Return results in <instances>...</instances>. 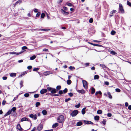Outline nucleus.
<instances>
[{"label":"nucleus","instance_id":"nucleus-31","mask_svg":"<svg viewBox=\"0 0 131 131\" xmlns=\"http://www.w3.org/2000/svg\"><path fill=\"white\" fill-rule=\"evenodd\" d=\"M71 83V80H68L67 81V83L68 84L70 85Z\"/></svg>","mask_w":131,"mask_h":131},{"label":"nucleus","instance_id":"nucleus-5","mask_svg":"<svg viewBox=\"0 0 131 131\" xmlns=\"http://www.w3.org/2000/svg\"><path fill=\"white\" fill-rule=\"evenodd\" d=\"M82 82L83 87L85 89H87L88 88L87 82L85 80H82Z\"/></svg>","mask_w":131,"mask_h":131},{"label":"nucleus","instance_id":"nucleus-12","mask_svg":"<svg viewBox=\"0 0 131 131\" xmlns=\"http://www.w3.org/2000/svg\"><path fill=\"white\" fill-rule=\"evenodd\" d=\"M12 113L11 110H9L4 115V117H5L6 116Z\"/></svg>","mask_w":131,"mask_h":131},{"label":"nucleus","instance_id":"nucleus-61","mask_svg":"<svg viewBox=\"0 0 131 131\" xmlns=\"http://www.w3.org/2000/svg\"><path fill=\"white\" fill-rule=\"evenodd\" d=\"M106 123V121L104 120L102 122V123L104 125H105V124Z\"/></svg>","mask_w":131,"mask_h":131},{"label":"nucleus","instance_id":"nucleus-42","mask_svg":"<svg viewBox=\"0 0 131 131\" xmlns=\"http://www.w3.org/2000/svg\"><path fill=\"white\" fill-rule=\"evenodd\" d=\"M67 89L66 88L64 90H63V93L64 94H65L67 92Z\"/></svg>","mask_w":131,"mask_h":131},{"label":"nucleus","instance_id":"nucleus-56","mask_svg":"<svg viewBox=\"0 0 131 131\" xmlns=\"http://www.w3.org/2000/svg\"><path fill=\"white\" fill-rule=\"evenodd\" d=\"M89 22L90 23H92L93 22V19L92 18H90L89 20Z\"/></svg>","mask_w":131,"mask_h":131},{"label":"nucleus","instance_id":"nucleus-40","mask_svg":"<svg viewBox=\"0 0 131 131\" xmlns=\"http://www.w3.org/2000/svg\"><path fill=\"white\" fill-rule=\"evenodd\" d=\"M26 74V72H24L22 74H21L19 76V77H22Z\"/></svg>","mask_w":131,"mask_h":131},{"label":"nucleus","instance_id":"nucleus-38","mask_svg":"<svg viewBox=\"0 0 131 131\" xmlns=\"http://www.w3.org/2000/svg\"><path fill=\"white\" fill-rule=\"evenodd\" d=\"M98 94H99L100 95L101 94H102L101 92L100 91L96 92L95 93V95H97Z\"/></svg>","mask_w":131,"mask_h":131},{"label":"nucleus","instance_id":"nucleus-53","mask_svg":"<svg viewBox=\"0 0 131 131\" xmlns=\"http://www.w3.org/2000/svg\"><path fill=\"white\" fill-rule=\"evenodd\" d=\"M27 49V47L25 46H24L22 47V50H25Z\"/></svg>","mask_w":131,"mask_h":131},{"label":"nucleus","instance_id":"nucleus-49","mask_svg":"<svg viewBox=\"0 0 131 131\" xmlns=\"http://www.w3.org/2000/svg\"><path fill=\"white\" fill-rule=\"evenodd\" d=\"M40 12H38V13L36 15V17H39L40 16Z\"/></svg>","mask_w":131,"mask_h":131},{"label":"nucleus","instance_id":"nucleus-15","mask_svg":"<svg viewBox=\"0 0 131 131\" xmlns=\"http://www.w3.org/2000/svg\"><path fill=\"white\" fill-rule=\"evenodd\" d=\"M85 123L86 124H93L92 122L89 121H85Z\"/></svg>","mask_w":131,"mask_h":131},{"label":"nucleus","instance_id":"nucleus-41","mask_svg":"<svg viewBox=\"0 0 131 131\" xmlns=\"http://www.w3.org/2000/svg\"><path fill=\"white\" fill-rule=\"evenodd\" d=\"M111 34L112 35H114L116 33V32L114 30H112L111 32Z\"/></svg>","mask_w":131,"mask_h":131},{"label":"nucleus","instance_id":"nucleus-28","mask_svg":"<svg viewBox=\"0 0 131 131\" xmlns=\"http://www.w3.org/2000/svg\"><path fill=\"white\" fill-rule=\"evenodd\" d=\"M100 66L102 67L103 69L106 68L107 67L104 65L100 64Z\"/></svg>","mask_w":131,"mask_h":131},{"label":"nucleus","instance_id":"nucleus-37","mask_svg":"<svg viewBox=\"0 0 131 131\" xmlns=\"http://www.w3.org/2000/svg\"><path fill=\"white\" fill-rule=\"evenodd\" d=\"M66 4L67 5H68L70 7L72 6H73V5L72 4L68 3V2H67L66 3Z\"/></svg>","mask_w":131,"mask_h":131},{"label":"nucleus","instance_id":"nucleus-7","mask_svg":"<svg viewBox=\"0 0 131 131\" xmlns=\"http://www.w3.org/2000/svg\"><path fill=\"white\" fill-rule=\"evenodd\" d=\"M61 12L63 14L65 15H68L69 13L68 12H66L64 10L62 9H61Z\"/></svg>","mask_w":131,"mask_h":131},{"label":"nucleus","instance_id":"nucleus-59","mask_svg":"<svg viewBox=\"0 0 131 131\" xmlns=\"http://www.w3.org/2000/svg\"><path fill=\"white\" fill-rule=\"evenodd\" d=\"M63 92L62 90H60L59 92V94H63Z\"/></svg>","mask_w":131,"mask_h":131},{"label":"nucleus","instance_id":"nucleus-18","mask_svg":"<svg viewBox=\"0 0 131 131\" xmlns=\"http://www.w3.org/2000/svg\"><path fill=\"white\" fill-rule=\"evenodd\" d=\"M16 75V73H10V76L11 77H15Z\"/></svg>","mask_w":131,"mask_h":131},{"label":"nucleus","instance_id":"nucleus-64","mask_svg":"<svg viewBox=\"0 0 131 131\" xmlns=\"http://www.w3.org/2000/svg\"><path fill=\"white\" fill-rule=\"evenodd\" d=\"M43 51L45 52H47L48 51V50L47 49L45 48L43 50Z\"/></svg>","mask_w":131,"mask_h":131},{"label":"nucleus","instance_id":"nucleus-6","mask_svg":"<svg viewBox=\"0 0 131 131\" xmlns=\"http://www.w3.org/2000/svg\"><path fill=\"white\" fill-rule=\"evenodd\" d=\"M29 117L32 118H33L34 120H36L37 119V115L36 114L34 115L33 114H31L29 115Z\"/></svg>","mask_w":131,"mask_h":131},{"label":"nucleus","instance_id":"nucleus-35","mask_svg":"<svg viewBox=\"0 0 131 131\" xmlns=\"http://www.w3.org/2000/svg\"><path fill=\"white\" fill-rule=\"evenodd\" d=\"M45 16V14L43 13H42L41 14V18H43Z\"/></svg>","mask_w":131,"mask_h":131},{"label":"nucleus","instance_id":"nucleus-54","mask_svg":"<svg viewBox=\"0 0 131 131\" xmlns=\"http://www.w3.org/2000/svg\"><path fill=\"white\" fill-rule=\"evenodd\" d=\"M115 91L117 92H119L121 91V90L117 88L115 89Z\"/></svg>","mask_w":131,"mask_h":131},{"label":"nucleus","instance_id":"nucleus-23","mask_svg":"<svg viewBox=\"0 0 131 131\" xmlns=\"http://www.w3.org/2000/svg\"><path fill=\"white\" fill-rule=\"evenodd\" d=\"M42 113L44 115H46L47 114V112L46 110H43L42 111Z\"/></svg>","mask_w":131,"mask_h":131},{"label":"nucleus","instance_id":"nucleus-51","mask_svg":"<svg viewBox=\"0 0 131 131\" xmlns=\"http://www.w3.org/2000/svg\"><path fill=\"white\" fill-rule=\"evenodd\" d=\"M70 97H72L73 96V94L72 93H68Z\"/></svg>","mask_w":131,"mask_h":131},{"label":"nucleus","instance_id":"nucleus-19","mask_svg":"<svg viewBox=\"0 0 131 131\" xmlns=\"http://www.w3.org/2000/svg\"><path fill=\"white\" fill-rule=\"evenodd\" d=\"M107 95H108V97L110 99H112V96L111 95V93L109 92H107Z\"/></svg>","mask_w":131,"mask_h":131},{"label":"nucleus","instance_id":"nucleus-60","mask_svg":"<svg viewBox=\"0 0 131 131\" xmlns=\"http://www.w3.org/2000/svg\"><path fill=\"white\" fill-rule=\"evenodd\" d=\"M104 84L106 85H108L109 84V83L107 81H105L104 82Z\"/></svg>","mask_w":131,"mask_h":131},{"label":"nucleus","instance_id":"nucleus-52","mask_svg":"<svg viewBox=\"0 0 131 131\" xmlns=\"http://www.w3.org/2000/svg\"><path fill=\"white\" fill-rule=\"evenodd\" d=\"M116 12V11L115 10H113L110 13L111 14H113L114 13H115Z\"/></svg>","mask_w":131,"mask_h":131},{"label":"nucleus","instance_id":"nucleus-17","mask_svg":"<svg viewBox=\"0 0 131 131\" xmlns=\"http://www.w3.org/2000/svg\"><path fill=\"white\" fill-rule=\"evenodd\" d=\"M17 128L19 130H21L22 129V128H21L20 126V125L19 124H18L17 126Z\"/></svg>","mask_w":131,"mask_h":131},{"label":"nucleus","instance_id":"nucleus-14","mask_svg":"<svg viewBox=\"0 0 131 131\" xmlns=\"http://www.w3.org/2000/svg\"><path fill=\"white\" fill-rule=\"evenodd\" d=\"M25 121H29L28 119L26 117H24L22 118L21 120V122H23Z\"/></svg>","mask_w":131,"mask_h":131},{"label":"nucleus","instance_id":"nucleus-10","mask_svg":"<svg viewBox=\"0 0 131 131\" xmlns=\"http://www.w3.org/2000/svg\"><path fill=\"white\" fill-rule=\"evenodd\" d=\"M76 90L78 92L82 94H84L85 92V90H79L76 89Z\"/></svg>","mask_w":131,"mask_h":131},{"label":"nucleus","instance_id":"nucleus-62","mask_svg":"<svg viewBox=\"0 0 131 131\" xmlns=\"http://www.w3.org/2000/svg\"><path fill=\"white\" fill-rule=\"evenodd\" d=\"M107 116L109 117H110L112 116V114L110 113H108L107 114Z\"/></svg>","mask_w":131,"mask_h":131},{"label":"nucleus","instance_id":"nucleus-9","mask_svg":"<svg viewBox=\"0 0 131 131\" xmlns=\"http://www.w3.org/2000/svg\"><path fill=\"white\" fill-rule=\"evenodd\" d=\"M24 52V51H21L19 52L18 53H17L16 52H10L9 53L11 54H16V55H19V54H20L21 53H22L23 52Z\"/></svg>","mask_w":131,"mask_h":131},{"label":"nucleus","instance_id":"nucleus-46","mask_svg":"<svg viewBox=\"0 0 131 131\" xmlns=\"http://www.w3.org/2000/svg\"><path fill=\"white\" fill-rule=\"evenodd\" d=\"M61 88V86L60 85L57 86L56 87V89L57 90H59Z\"/></svg>","mask_w":131,"mask_h":131},{"label":"nucleus","instance_id":"nucleus-30","mask_svg":"<svg viewBox=\"0 0 131 131\" xmlns=\"http://www.w3.org/2000/svg\"><path fill=\"white\" fill-rule=\"evenodd\" d=\"M39 30H41V31H47V30H50V29H39Z\"/></svg>","mask_w":131,"mask_h":131},{"label":"nucleus","instance_id":"nucleus-33","mask_svg":"<svg viewBox=\"0 0 131 131\" xmlns=\"http://www.w3.org/2000/svg\"><path fill=\"white\" fill-rule=\"evenodd\" d=\"M22 1L21 0H19L17 1L15 3V5H16L17 4L19 3V4H20V3H21Z\"/></svg>","mask_w":131,"mask_h":131},{"label":"nucleus","instance_id":"nucleus-29","mask_svg":"<svg viewBox=\"0 0 131 131\" xmlns=\"http://www.w3.org/2000/svg\"><path fill=\"white\" fill-rule=\"evenodd\" d=\"M102 112L101 110H99L97 111V113L98 114H102Z\"/></svg>","mask_w":131,"mask_h":131},{"label":"nucleus","instance_id":"nucleus-48","mask_svg":"<svg viewBox=\"0 0 131 131\" xmlns=\"http://www.w3.org/2000/svg\"><path fill=\"white\" fill-rule=\"evenodd\" d=\"M80 104L79 103L78 105H75V106L76 108H78L80 107Z\"/></svg>","mask_w":131,"mask_h":131},{"label":"nucleus","instance_id":"nucleus-58","mask_svg":"<svg viewBox=\"0 0 131 131\" xmlns=\"http://www.w3.org/2000/svg\"><path fill=\"white\" fill-rule=\"evenodd\" d=\"M32 68V67L31 66H29L27 67V68L29 70L31 69Z\"/></svg>","mask_w":131,"mask_h":131},{"label":"nucleus","instance_id":"nucleus-2","mask_svg":"<svg viewBox=\"0 0 131 131\" xmlns=\"http://www.w3.org/2000/svg\"><path fill=\"white\" fill-rule=\"evenodd\" d=\"M47 89L48 91L51 92V94H53L56 93V89L51 87H48Z\"/></svg>","mask_w":131,"mask_h":131},{"label":"nucleus","instance_id":"nucleus-43","mask_svg":"<svg viewBox=\"0 0 131 131\" xmlns=\"http://www.w3.org/2000/svg\"><path fill=\"white\" fill-rule=\"evenodd\" d=\"M29 94L28 93H26L25 94H24V96L25 97H28L29 96Z\"/></svg>","mask_w":131,"mask_h":131},{"label":"nucleus","instance_id":"nucleus-44","mask_svg":"<svg viewBox=\"0 0 131 131\" xmlns=\"http://www.w3.org/2000/svg\"><path fill=\"white\" fill-rule=\"evenodd\" d=\"M34 97L35 98H37L39 97V95L38 94H35L34 95Z\"/></svg>","mask_w":131,"mask_h":131},{"label":"nucleus","instance_id":"nucleus-3","mask_svg":"<svg viewBox=\"0 0 131 131\" xmlns=\"http://www.w3.org/2000/svg\"><path fill=\"white\" fill-rule=\"evenodd\" d=\"M78 113V111L77 110H75L73 111L70 115L72 117H74L76 116Z\"/></svg>","mask_w":131,"mask_h":131},{"label":"nucleus","instance_id":"nucleus-39","mask_svg":"<svg viewBox=\"0 0 131 131\" xmlns=\"http://www.w3.org/2000/svg\"><path fill=\"white\" fill-rule=\"evenodd\" d=\"M99 78V76L98 75H95L94 77V79H98Z\"/></svg>","mask_w":131,"mask_h":131},{"label":"nucleus","instance_id":"nucleus-63","mask_svg":"<svg viewBox=\"0 0 131 131\" xmlns=\"http://www.w3.org/2000/svg\"><path fill=\"white\" fill-rule=\"evenodd\" d=\"M74 67H72L71 66H70L69 67V69L70 70H72L73 69H74Z\"/></svg>","mask_w":131,"mask_h":131},{"label":"nucleus","instance_id":"nucleus-25","mask_svg":"<svg viewBox=\"0 0 131 131\" xmlns=\"http://www.w3.org/2000/svg\"><path fill=\"white\" fill-rule=\"evenodd\" d=\"M36 58V56L35 55H33L30 58V60H32L35 59Z\"/></svg>","mask_w":131,"mask_h":131},{"label":"nucleus","instance_id":"nucleus-20","mask_svg":"<svg viewBox=\"0 0 131 131\" xmlns=\"http://www.w3.org/2000/svg\"><path fill=\"white\" fill-rule=\"evenodd\" d=\"M82 123L81 122H78L77 124V126H80L82 125Z\"/></svg>","mask_w":131,"mask_h":131},{"label":"nucleus","instance_id":"nucleus-24","mask_svg":"<svg viewBox=\"0 0 131 131\" xmlns=\"http://www.w3.org/2000/svg\"><path fill=\"white\" fill-rule=\"evenodd\" d=\"M110 53L111 54H112V55H115V54H117V53L115 51H111L110 52Z\"/></svg>","mask_w":131,"mask_h":131},{"label":"nucleus","instance_id":"nucleus-36","mask_svg":"<svg viewBox=\"0 0 131 131\" xmlns=\"http://www.w3.org/2000/svg\"><path fill=\"white\" fill-rule=\"evenodd\" d=\"M23 81H21L20 83V88H21L23 86Z\"/></svg>","mask_w":131,"mask_h":131},{"label":"nucleus","instance_id":"nucleus-32","mask_svg":"<svg viewBox=\"0 0 131 131\" xmlns=\"http://www.w3.org/2000/svg\"><path fill=\"white\" fill-rule=\"evenodd\" d=\"M40 105V103L39 102H37L36 103V107H37L39 106Z\"/></svg>","mask_w":131,"mask_h":131},{"label":"nucleus","instance_id":"nucleus-27","mask_svg":"<svg viewBox=\"0 0 131 131\" xmlns=\"http://www.w3.org/2000/svg\"><path fill=\"white\" fill-rule=\"evenodd\" d=\"M16 108L15 107H13L12 108V109L9 110H11L12 112L13 111V112H15L16 110Z\"/></svg>","mask_w":131,"mask_h":131},{"label":"nucleus","instance_id":"nucleus-8","mask_svg":"<svg viewBox=\"0 0 131 131\" xmlns=\"http://www.w3.org/2000/svg\"><path fill=\"white\" fill-rule=\"evenodd\" d=\"M47 89H43L40 91V93L41 94H43L45 93H46L47 91Z\"/></svg>","mask_w":131,"mask_h":131},{"label":"nucleus","instance_id":"nucleus-47","mask_svg":"<svg viewBox=\"0 0 131 131\" xmlns=\"http://www.w3.org/2000/svg\"><path fill=\"white\" fill-rule=\"evenodd\" d=\"M39 68H35L33 70V71H38L39 70Z\"/></svg>","mask_w":131,"mask_h":131},{"label":"nucleus","instance_id":"nucleus-11","mask_svg":"<svg viewBox=\"0 0 131 131\" xmlns=\"http://www.w3.org/2000/svg\"><path fill=\"white\" fill-rule=\"evenodd\" d=\"M43 126L41 124L39 125L37 127V129L38 130H41Z\"/></svg>","mask_w":131,"mask_h":131},{"label":"nucleus","instance_id":"nucleus-55","mask_svg":"<svg viewBox=\"0 0 131 131\" xmlns=\"http://www.w3.org/2000/svg\"><path fill=\"white\" fill-rule=\"evenodd\" d=\"M6 102L4 100H3L2 102V105H4L5 104Z\"/></svg>","mask_w":131,"mask_h":131},{"label":"nucleus","instance_id":"nucleus-34","mask_svg":"<svg viewBox=\"0 0 131 131\" xmlns=\"http://www.w3.org/2000/svg\"><path fill=\"white\" fill-rule=\"evenodd\" d=\"M49 95H51V96H58L59 95L58 94H51V93H49Z\"/></svg>","mask_w":131,"mask_h":131},{"label":"nucleus","instance_id":"nucleus-1","mask_svg":"<svg viewBox=\"0 0 131 131\" xmlns=\"http://www.w3.org/2000/svg\"><path fill=\"white\" fill-rule=\"evenodd\" d=\"M57 121L60 123H63L64 121V117L63 115H60L58 117L57 119Z\"/></svg>","mask_w":131,"mask_h":131},{"label":"nucleus","instance_id":"nucleus-57","mask_svg":"<svg viewBox=\"0 0 131 131\" xmlns=\"http://www.w3.org/2000/svg\"><path fill=\"white\" fill-rule=\"evenodd\" d=\"M63 9L64 10V11L65 10H68V8L67 7L64 6L63 7Z\"/></svg>","mask_w":131,"mask_h":131},{"label":"nucleus","instance_id":"nucleus-45","mask_svg":"<svg viewBox=\"0 0 131 131\" xmlns=\"http://www.w3.org/2000/svg\"><path fill=\"white\" fill-rule=\"evenodd\" d=\"M127 4L130 7H131V3L128 1L127 2Z\"/></svg>","mask_w":131,"mask_h":131},{"label":"nucleus","instance_id":"nucleus-26","mask_svg":"<svg viewBox=\"0 0 131 131\" xmlns=\"http://www.w3.org/2000/svg\"><path fill=\"white\" fill-rule=\"evenodd\" d=\"M99 117L98 116H96L94 117V119L95 120L98 121L99 119Z\"/></svg>","mask_w":131,"mask_h":131},{"label":"nucleus","instance_id":"nucleus-50","mask_svg":"<svg viewBox=\"0 0 131 131\" xmlns=\"http://www.w3.org/2000/svg\"><path fill=\"white\" fill-rule=\"evenodd\" d=\"M71 100V99L70 98H68L67 99H65V101L66 102H67L69 101L70 100Z\"/></svg>","mask_w":131,"mask_h":131},{"label":"nucleus","instance_id":"nucleus-13","mask_svg":"<svg viewBox=\"0 0 131 131\" xmlns=\"http://www.w3.org/2000/svg\"><path fill=\"white\" fill-rule=\"evenodd\" d=\"M51 73H52L50 71H47L44 72L43 74L44 75L47 76L48 75L50 74Z\"/></svg>","mask_w":131,"mask_h":131},{"label":"nucleus","instance_id":"nucleus-22","mask_svg":"<svg viewBox=\"0 0 131 131\" xmlns=\"http://www.w3.org/2000/svg\"><path fill=\"white\" fill-rule=\"evenodd\" d=\"M58 126V124L57 123H56L53 124L52 126V127L53 128H55L56 127Z\"/></svg>","mask_w":131,"mask_h":131},{"label":"nucleus","instance_id":"nucleus-16","mask_svg":"<svg viewBox=\"0 0 131 131\" xmlns=\"http://www.w3.org/2000/svg\"><path fill=\"white\" fill-rule=\"evenodd\" d=\"M86 109V107H84L82 109V110L81 112L82 114L84 115V114L85 113V109Z\"/></svg>","mask_w":131,"mask_h":131},{"label":"nucleus","instance_id":"nucleus-4","mask_svg":"<svg viewBox=\"0 0 131 131\" xmlns=\"http://www.w3.org/2000/svg\"><path fill=\"white\" fill-rule=\"evenodd\" d=\"M119 10L122 13H124V11L123 8V7L121 4L120 3L119 4Z\"/></svg>","mask_w":131,"mask_h":131},{"label":"nucleus","instance_id":"nucleus-21","mask_svg":"<svg viewBox=\"0 0 131 131\" xmlns=\"http://www.w3.org/2000/svg\"><path fill=\"white\" fill-rule=\"evenodd\" d=\"M91 93L93 94L95 92V89L92 87L91 88Z\"/></svg>","mask_w":131,"mask_h":131}]
</instances>
